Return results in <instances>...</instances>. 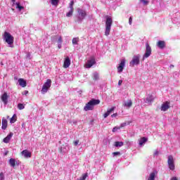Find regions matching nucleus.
<instances>
[{
	"instance_id": "2",
	"label": "nucleus",
	"mask_w": 180,
	"mask_h": 180,
	"mask_svg": "<svg viewBox=\"0 0 180 180\" xmlns=\"http://www.w3.org/2000/svg\"><path fill=\"white\" fill-rule=\"evenodd\" d=\"M113 20H112V18L107 17L105 20V36H109V34H110V29Z\"/></svg>"
},
{
	"instance_id": "44",
	"label": "nucleus",
	"mask_w": 180,
	"mask_h": 180,
	"mask_svg": "<svg viewBox=\"0 0 180 180\" xmlns=\"http://www.w3.org/2000/svg\"><path fill=\"white\" fill-rule=\"evenodd\" d=\"M11 123H15V119L13 118V117H12L11 118V120H10Z\"/></svg>"
},
{
	"instance_id": "8",
	"label": "nucleus",
	"mask_w": 180,
	"mask_h": 180,
	"mask_svg": "<svg viewBox=\"0 0 180 180\" xmlns=\"http://www.w3.org/2000/svg\"><path fill=\"white\" fill-rule=\"evenodd\" d=\"M151 51H152L151 46H150V44H148V43H146V51L143 56V60H144V58H148V57L151 56Z\"/></svg>"
},
{
	"instance_id": "30",
	"label": "nucleus",
	"mask_w": 180,
	"mask_h": 180,
	"mask_svg": "<svg viewBox=\"0 0 180 180\" xmlns=\"http://www.w3.org/2000/svg\"><path fill=\"white\" fill-rule=\"evenodd\" d=\"M16 8L18 9V11H22V9H25V8L22 6H20V3H16Z\"/></svg>"
},
{
	"instance_id": "34",
	"label": "nucleus",
	"mask_w": 180,
	"mask_h": 180,
	"mask_svg": "<svg viewBox=\"0 0 180 180\" xmlns=\"http://www.w3.org/2000/svg\"><path fill=\"white\" fill-rule=\"evenodd\" d=\"M118 130H120V127H115L112 129V133H116V131H117Z\"/></svg>"
},
{
	"instance_id": "29",
	"label": "nucleus",
	"mask_w": 180,
	"mask_h": 180,
	"mask_svg": "<svg viewBox=\"0 0 180 180\" xmlns=\"http://www.w3.org/2000/svg\"><path fill=\"white\" fill-rule=\"evenodd\" d=\"M122 146H123V142H122V141H115V147H122Z\"/></svg>"
},
{
	"instance_id": "4",
	"label": "nucleus",
	"mask_w": 180,
	"mask_h": 180,
	"mask_svg": "<svg viewBox=\"0 0 180 180\" xmlns=\"http://www.w3.org/2000/svg\"><path fill=\"white\" fill-rule=\"evenodd\" d=\"M77 12H78L77 22H82V20H84L85 19V17L86 16V11L81 8H79L77 10Z\"/></svg>"
},
{
	"instance_id": "27",
	"label": "nucleus",
	"mask_w": 180,
	"mask_h": 180,
	"mask_svg": "<svg viewBox=\"0 0 180 180\" xmlns=\"http://www.w3.org/2000/svg\"><path fill=\"white\" fill-rule=\"evenodd\" d=\"M74 13V8H70L69 12L66 14L67 18H71Z\"/></svg>"
},
{
	"instance_id": "10",
	"label": "nucleus",
	"mask_w": 180,
	"mask_h": 180,
	"mask_svg": "<svg viewBox=\"0 0 180 180\" xmlns=\"http://www.w3.org/2000/svg\"><path fill=\"white\" fill-rule=\"evenodd\" d=\"M1 99L4 103V105H6V104L8 103V99H9V95H8V93L4 92L1 96Z\"/></svg>"
},
{
	"instance_id": "46",
	"label": "nucleus",
	"mask_w": 180,
	"mask_h": 180,
	"mask_svg": "<svg viewBox=\"0 0 180 180\" xmlns=\"http://www.w3.org/2000/svg\"><path fill=\"white\" fill-rule=\"evenodd\" d=\"M122 84H123V80H119V82H118L119 86H120V85H122Z\"/></svg>"
},
{
	"instance_id": "26",
	"label": "nucleus",
	"mask_w": 180,
	"mask_h": 180,
	"mask_svg": "<svg viewBox=\"0 0 180 180\" xmlns=\"http://www.w3.org/2000/svg\"><path fill=\"white\" fill-rule=\"evenodd\" d=\"M79 41V37H75L72 40V43L73 46L78 44Z\"/></svg>"
},
{
	"instance_id": "25",
	"label": "nucleus",
	"mask_w": 180,
	"mask_h": 180,
	"mask_svg": "<svg viewBox=\"0 0 180 180\" xmlns=\"http://www.w3.org/2000/svg\"><path fill=\"white\" fill-rule=\"evenodd\" d=\"M147 143V138L143 137L139 140V146H143V144H146Z\"/></svg>"
},
{
	"instance_id": "42",
	"label": "nucleus",
	"mask_w": 180,
	"mask_h": 180,
	"mask_svg": "<svg viewBox=\"0 0 180 180\" xmlns=\"http://www.w3.org/2000/svg\"><path fill=\"white\" fill-rule=\"evenodd\" d=\"M158 154H160L158 150H155V153H153V157H156L157 155H158Z\"/></svg>"
},
{
	"instance_id": "20",
	"label": "nucleus",
	"mask_w": 180,
	"mask_h": 180,
	"mask_svg": "<svg viewBox=\"0 0 180 180\" xmlns=\"http://www.w3.org/2000/svg\"><path fill=\"white\" fill-rule=\"evenodd\" d=\"M1 124V129H3V130H6V127H8V120H6L5 117L2 119Z\"/></svg>"
},
{
	"instance_id": "35",
	"label": "nucleus",
	"mask_w": 180,
	"mask_h": 180,
	"mask_svg": "<svg viewBox=\"0 0 180 180\" xmlns=\"http://www.w3.org/2000/svg\"><path fill=\"white\" fill-rule=\"evenodd\" d=\"M0 180H5V175L4 174V172L0 173Z\"/></svg>"
},
{
	"instance_id": "16",
	"label": "nucleus",
	"mask_w": 180,
	"mask_h": 180,
	"mask_svg": "<svg viewBox=\"0 0 180 180\" xmlns=\"http://www.w3.org/2000/svg\"><path fill=\"white\" fill-rule=\"evenodd\" d=\"M12 137H13V133L10 132L9 134L7 135V136L3 139L4 143H6V144H8V143L11 141V139H12Z\"/></svg>"
},
{
	"instance_id": "13",
	"label": "nucleus",
	"mask_w": 180,
	"mask_h": 180,
	"mask_svg": "<svg viewBox=\"0 0 180 180\" xmlns=\"http://www.w3.org/2000/svg\"><path fill=\"white\" fill-rule=\"evenodd\" d=\"M21 154L25 158H30L32 157V153L29 152L27 150H22Z\"/></svg>"
},
{
	"instance_id": "12",
	"label": "nucleus",
	"mask_w": 180,
	"mask_h": 180,
	"mask_svg": "<svg viewBox=\"0 0 180 180\" xmlns=\"http://www.w3.org/2000/svg\"><path fill=\"white\" fill-rule=\"evenodd\" d=\"M96 63V61L95 60V58H91L87 61V63L86 64V68H91V67L95 65Z\"/></svg>"
},
{
	"instance_id": "11",
	"label": "nucleus",
	"mask_w": 180,
	"mask_h": 180,
	"mask_svg": "<svg viewBox=\"0 0 180 180\" xmlns=\"http://www.w3.org/2000/svg\"><path fill=\"white\" fill-rule=\"evenodd\" d=\"M124 108H127V109H130L131 106L133 105V101L131 100H127V101H124V103L122 104Z\"/></svg>"
},
{
	"instance_id": "28",
	"label": "nucleus",
	"mask_w": 180,
	"mask_h": 180,
	"mask_svg": "<svg viewBox=\"0 0 180 180\" xmlns=\"http://www.w3.org/2000/svg\"><path fill=\"white\" fill-rule=\"evenodd\" d=\"M60 0H51V4L53 6H58V2Z\"/></svg>"
},
{
	"instance_id": "22",
	"label": "nucleus",
	"mask_w": 180,
	"mask_h": 180,
	"mask_svg": "<svg viewBox=\"0 0 180 180\" xmlns=\"http://www.w3.org/2000/svg\"><path fill=\"white\" fill-rule=\"evenodd\" d=\"M157 46L159 49H164L165 47V41H159L157 44Z\"/></svg>"
},
{
	"instance_id": "17",
	"label": "nucleus",
	"mask_w": 180,
	"mask_h": 180,
	"mask_svg": "<svg viewBox=\"0 0 180 180\" xmlns=\"http://www.w3.org/2000/svg\"><path fill=\"white\" fill-rule=\"evenodd\" d=\"M9 165H11V167H12L13 168H15V165H19V161H16V160L13 159V158H11L9 160Z\"/></svg>"
},
{
	"instance_id": "36",
	"label": "nucleus",
	"mask_w": 180,
	"mask_h": 180,
	"mask_svg": "<svg viewBox=\"0 0 180 180\" xmlns=\"http://www.w3.org/2000/svg\"><path fill=\"white\" fill-rule=\"evenodd\" d=\"M70 9H74V1H72L69 6Z\"/></svg>"
},
{
	"instance_id": "39",
	"label": "nucleus",
	"mask_w": 180,
	"mask_h": 180,
	"mask_svg": "<svg viewBox=\"0 0 180 180\" xmlns=\"http://www.w3.org/2000/svg\"><path fill=\"white\" fill-rule=\"evenodd\" d=\"M109 115H110V112H108V111H107V112L103 115L104 118L106 119V117H108V116H109Z\"/></svg>"
},
{
	"instance_id": "43",
	"label": "nucleus",
	"mask_w": 180,
	"mask_h": 180,
	"mask_svg": "<svg viewBox=\"0 0 180 180\" xmlns=\"http://www.w3.org/2000/svg\"><path fill=\"white\" fill-rule=\"evenodd\" d=\"M132 22H133V18H131V17H130L129 19V24L131 25Z\"/></svg>"
},
{
	"instance_id": "31",
	"label": "nucleus",
	"mask_w": 180,
	"mask_h": 180,
	"mask_svg": "<svg viewBox=\"0 0 180 180\" xmlns=\"http://www.w3.org/2000/svg\"><path fill=\"white\" fill-rule=\"evenodd\" d=\"M18 108L20 110H23V109H25V105L22 104V103H18Z\"/></svg>"
},
{
	"instance_id": "3",
	"label": "nucleus",
	"mask_w": 180,
	"mask_h": 180,
	"mask_svg": "<svg viewBox=\"0 0 180 180\" xmlns=\"http://www.w3.org/2000/svg\"><path fill=\"white\" fill-rule=\"evenodd\" d=\"M4 39L8 44V47H13V37L9 32H4Z\"/></svg>"
},
{
	"instance_id": "9",
	"label": "nucleus",
	"mask_w": 180,
	"mask_h": 180,
	"mask_svg": "<svg viewBox=\"0 0 180 180\" xmlns=\"http://www.w3.org/2000/svg\"><path fill=\"white\" fill-rule=\"evenodd\" d=\"M125 65H126V60L124 59L121 60V62L119 64V66L117 67V72H123V70L124 69Z\"/></svg>"
},
{
	"instance_id": "38",
	"label": "nucleus",
	"mask_w": 180,
	"mask_h": 180,
	"mask_svg": "<svg viewBox=\"0 0 180 180\" xmlns=\"http://www.w3.org/2000/svg\"><path fill=\"white\" fill-rule=\"evenodd\" d=\"M112 155L114 157H116V155H120V152H113Z\"/></svg>"
},
{
	"instance_id": "48",
	"label": "nucleus",
	"mask_w": 180,
	"mask_h": 180,
	"mask_svg": "<svg viewBox=\"0 0 180 180\" xmlns=\"http://www.w3.org/2000/svg\"><path fill=\"white\" fill-rule=\"evenodd\" d=\"M117 116V113H114L111 115L112 117H116Z\"/></svg>"
},
{
	"instance_id": "15",
	"label": "nucleus",
	"mask_w": 180,
	"mask_h": 180,
	"mask_svg": "<svg viewBox=\"0 0 180 180\" xmlns=\"http://www.w3.org/2000/svg\"><path fill=\"white\" fill-rule=\"evenodd\" d=\"M169 108V103L168 101L164 103L163 104H162L161 106V110L162 112H167V110H168V108Z\"/></svg>"
},
{
	"instance_id": "47",
	"label": "nucleus",
	"mask_w": 180,
	"mask_h": 180,
	"mask_svg": "<svg viewBox=\"0 0 180 180\" xmlns=\"http://www.w3.org/2000/svg\"><path fill=\"white\" fill-rule=\"evenodd\" d=\"M27 94H29V91H24L22 92V95H27Z\"/></svg>"
},
{
	"instance_id": "6",
	"label": "nucleus",
	"mask_w": 180,
	"mask_h": 180,
	"mask_svg": "<svg viewBox=\"0 0 180 180\" xmlns=\"http://www.w3.org/2000/svg\"><path fill=\"white\" fill-rule=\"evenodd\" d=\"M51 86V80L47 79L46 82L44 84L42 89L41 90V94H46L47 93V91L50 89V87Z\"/></svg>"
},
{
	"instance_id": "5",
	"label": "nucleus",
	"mask_w": 180,
	"mask_h": 180,
	"mask_svg": "<svg viewBox=\"0 0 180 180\" xmlns=\"http://www.w3.org/2000/svg\"><path fill=\"white\" fill-rule=\"evenodd\" d=\"M167 165L171 171H174L175 169V163L174 161V157L172 155L168 156Z\"/></svg>"
},
{
	"instance_id": "18",
	"label": "nucleus",
	"mask_w": 180,
	"mask_h": 180,
	"mask_svg": "<svg viewBox=\"0 0 180 180\" xmlns=\"http://www.w3.org/2000/svg\"><path fill=\"white\" fill-rule=\"evenodd\" d=\"M70 65H71V60H70L69 57H67L65 59L63 67H64V68H68V67H70Z\"/></svg>"
},
{
	"instance_id": "45",
	"label": "nucleus",
	"mask_w": 180,
	"mask_h": 180,
	"mask_svg": "<svg viewBox=\"0 0 180 180\" xmlns=\"http://www.w3.org/2000/svg\"><path fill=\"white\" fill-rule=\"evenodd\" d=\"M125 126H126V123L124 122L120 124V129H122V127H124Z\"/></svg>"
},
{
	"instance_id": "49",
	"label": "nucleus",
	"mask_w": 180,
	"mask_h": 180,
	"mask_svg": "<svg viewBox=\"0 0 180 180\" xmlns=\"http://www.w3.org/2000/svg\"><path fill=\"white\" fill-rule=\"evenodd\" d=\"M72 124H75L76 123H77V120H73V121H72Z\"/></svg>"
},
{
	"instance_id": "23",
	"label": "nucleus",
	"mask_w": 180,
	"mask_h": 180,
	"mask_svg": "<svg viewBox=\"0 0 180 180\" xmlns=\"http://www.w3.org/2000/svg\"><path fill=\"white\" fill-rule=\"evenodd\" d=\"M94 81H99V73L98 72H94L93 73Z\"/></svg>"
},
{
	"instance_id": "32",
	"label": "nucleus",
	"mask_w": 180,
	"mask_h": 180,
	"mask_svg": "<svg viewBox=\"0 0 180 180\" xmlns=\"http://www.w3.org/2000/svg\"><path fill=\"white\" fill-rule=\"evenodd\" d=\"M141 4H143V5H144L145 6H146V5H148V4L150 3V1H148V0H139Z\"/></svg>"
},
{
	"instance_id": "7",
	"label": "nucleus",
	"mask_w": 180,
	"mask_h": 180,
	"mask_svg": "<svg viewBox=\"0 0 180 180\" xmlns=\"http://www.w3.org/2000/svg\"><path fill=\"white\" fill-rule=\"evenodd\" d=\"M139 64H140V55L134 56L129 63V65L130 67H134V65H139Z\"/></svg>"
},
{
	"instance_id": "1",
	"label": "nucleus",
	"mask_w": 180,
	"mask_h": 180,
	"mask_svg": "<svg viewBox=\"0 0 180 180\" xmlns=\"http://www.w3.org/2000/svg\"><path fill=\"white\" fill-rule=\"evenodd\" d=\"M99 103H101V101L93 98L85 105L84 110H85V112H88V110H94V108H95L96 105H99Z\"/></svg>"
},
{
	"instance_id": "51",
	"label": "nucleus",
	"mask_w": 180,
	"mask_h": 180,
	"mask_svg": "<svg viewBox=\"0 0 180 180\" xmlns=\"http://www.w3.org/2000/svg\"><path fill=\"white\" fill-rule=\"evenodd\" d=\"M11 1H12V2H13V3L16 2V0H11Z\"/></svg>"
},
{
	"instance_id": "40",
	"label": "nucleus",
	"mask_w": 180,
	"mask_h": 180,
	"mask_svg": "<svg viewBox=\"0 0 180 180\" xmlns=\"http://www.w3.org/2000/svg\"><path fill=\"white\" fill-rule=\"evenodd\" d=\"M109 115H110V112H108V111H107V112L103 115L104 118L106 119V117H108V116H109Z\"/></svg>"
},
{
	"instance_id": "41",
	"label": "nucleus",
	"mask_w": 180,
	"mask_h": 180,
	"mask_svg": "<svg viewBox=\"0 0 180 180\" xmlns=\"http://www.w3.org/2000/svg\"><path fill=\"white\" fill-rule=\"evenodd\" d=\"M79 144V140H76L74 141V146H78Z\"/></svg>"
},
{
	"instance_id": "21",
	"label": "nucleus",
	"mask_w": 180,
	"mask_h": 180,
	"mask_svg": "<svg viewBox=\"0 0 180 180\" xmlns=\"http://www.w3.org/2000/svg\"><path fill=\"white\" fill-rule=\"evenodd\" d=\"M154 101V96L153 95H148L146 99V103H151Z\"/></svg>"
},
{
	"instance_id": "37",
	"label": "nucleus",
	"mask_w": 180,
	"mask_h": 180,
	"mask_svg": "<svg viewBox=\"0 0 180 180\" xmlns=\"http://www.w3.org/2000/svg\"><path fill=\"white\" fill-rule=\"evenodd\" d=\"M115 109V107H112L110 109L108 110L107 112H108V113H110H110H112V112H113Z\"/></svg>"
},
{
	"instance_id": "19",
	"label": "nucleus",
	"mask_w": 180,
	"mask_h": 180,
	"mask_svg": "<svg viewBox=\"0 0 180 180\" xmlns=\"http://www.w3.org/2000/svg\"><path fill=\"white\" fill-rule=\"evenodd\" d=\"M18 83H19L20 86H22V88H25V87H26V85H27L26 80H25L24 79H22V78L18 79Z\"/></svg>"
},
{
	"instance_id": "14",
	"label": "nucleus",
	"mask_w": 180,
	"mask_h": 180,
	"mask_svg": "<svg viewBox=\"0 0 180 180\" xmlns=\"http://www.w3.org/2000/svg\"><path fill=\"white\" fill-rule=\"evenodd\" d=\"M56 41L58 43V48L61 49L63 44V37L60 35L56 36Z\"/></svg>"
},
{
	"instance_id": "50",
	"label": "nucleus",
	"mask_w": 180,
	"mask_h": 180,
	"mask_svg": "<svg viewBox=\"0 0 180 180\" xmlns=\"http://www.w3.org/2000/svg\"><path fill=\"white\" fill-rule=\"evenodd\" d=\"M171 180H178V179L176 177H172Z\"/></svg>"
},
{
	"instance_id": "33",
	"label": "nucleus",
	"mask_w": 180,
	"mask_h": 180,
	"mask_svg": "<svg viewBox=\"0 0 180 180\" xmlns=\"http://www.w3.org/2000/svg\"><path fill=\"white\" fill-rule=\"evenodd\" d=\"M86 176H88V174H84L82 177L79 178V180H85L86 179Z\"/></svg>"
},
{
	"instance_id": "24",
	"label": "nucleus",
	"mask_w": 180,
	"mask_h": 180,
	"mask_svg": "<svg viewBox=\"0 0 180 180\" xmlns=\"http://www.w3.org/2000/svg\"><path fill=\"white\" fill-rule=\"evenodd\" d=\"M155 172H153L149 174V177L148 178V180H155Z\"/></svg>"
}]
</instances>
